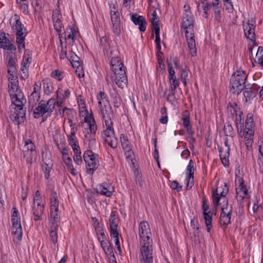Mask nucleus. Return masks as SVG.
Listing matches in <instances>:
<instances>
[{"mask_svg":"<svg viewBox=\"0 0 263 263\" xmlns=\"http://www.w3.org/2000/svg\"><path fill=\"white\" fill-rule=\"evenodd\" d=\"M139 261L140 263H153V239L149 223L140 222L139 224Z\"/></svg>","mask_w":263,"mask_h":263,"instance_id":"f257e3e1","label":"nucleus"},{"mask_svg":"<svg viewBox=\"0 0 263 263\" xmlns=\"http://www.w3.org/2000/svg\"><path fill=\"white\" fill-rule=\"evenodd\" d=\"M229 189L226 183L217 187L216 190H213L212 192V198L215 207L217 208L219 205L220 200L226 201V204L221 208L219 219L220 224L223 229H226L230 223L232 213V206L228 204V200L226 198Z\"/></svg>","mask_w":263,"mask_h":263,"instance_id":"f03ea898","label":"nucleus"},{"mask_svg":"<svg viewBox=\"0 0 263 263\" xmlns=\"http://www.w3.org/2000/svg\"><path fill=\"white\" fill-rule=\"evenodd\" d=\"M194 24L195 19L192 14L187 13L183 14L180 27L185 32L188 47L192 57L195 56L197 52L194 39Z\"/></svg>","mask_w":263,"mask_h":263,"instance_id":"7ed1b4c3","label":"nucleus"},{"mask_svg":"<svg viewBox=\"0 0 263 263\" xmlns=\"http://www.w3.org/2000/svg\"><path fill=\"white\" fill-rule=\"evenodd\" d=\"M10 98L12 102L11 108L14 109L13 114H12L13 110H11L10 118L12 120L16 121L17 124H20L24 121L25 117L26 110L23 107L26 100L25 99L23 92H19L17 94L16 97L15 95L11 96Z\"/></svg>","mask_w":263,"mask_h":263,"instance_id":"20e7f679","label":"nucleus"},{"mask_svg":"<svg viewBox=\"0 0 263 263\" xmlns=\"http://www.w3.org/2000/svg\"><path fill=\"white\" fill-rule=\"evenodd\" d=\"M13 31L16 34V41L19 50L25 48V38L27 34V30L20 21V16L16 14L12 15L9 22Z\"/></svg>","mask_w":263,"mask_h":263,"instance_id":"39448f33","label":"nucleus"},{"mask_svg":"<svg viewBox=\"0 0 263 263\" xmlns=\"http://www.w3.org/2000/svg\"><path fill=\"white\" fill-rule=\"evenodd\" d=\"M110 66L115 76L116 84L119 87L123 88L127 83V78L120 59L118 57L112 58L110 61Z\"/></svg>","mask_w":263,"mask_h":263,"instance_id":"423d86ee","label":"nucleus"},{"mask_svg":"<svg viewBox=\"0 0 263 263\" xmlns=\"http://www.w3.org/2000/svg\"><path fill=\"white\" fill-rule=\"evenodd\" d=\"M247 76L244 70H238L234 72L230 81V92L233 94L239 95L244 88Z\"/></svg>","mask_w":263,"mask_h":263,"instance_id":"0eeeda50","label":"nucleus"},{"mask_svg":"<svg viewBox=\"0 0 263 263\" xmlns=\"http://www.w3.org/2000/svg\"><path fill=\"white\" fill-rule=\"evenodd\" d=\"M112 117L103 119L104 125V129L102 133V137L104 141L109 146L115 148L118 146V139L115 136V130L113 127V122L111 120Z\"/></svg>","mask_w":263,"mask_h":263,"instance_id":"6e6552de","label":"nucleus"},{"mask_svg":"<svg viewBox=\"0 0 263 263\" xmlns=\"http://www.w3.org/2000/svg\"><path fill=\"white\" fill-rule=\"evenodd\" d=\"M109 5L112 30L115 35L119 36L121 31V25L118 5L114 0L111 1Z\"/></svg>","mask_w":263,"mask_h":263,"instance_id":"1a4fd4ad","label":"nucleus"},{"mask_svg":"<svg viewBox=\"0 0 263 263\" xmlns=\"http://www.w3.org/2000/svg\"><path fill=\"white\" fill-rule=\"evenodd\" d=\"M12 211L13 212L11 216V235L13 241L18 243L22 238V228L18 210L15 207H13Z\"/></svg>","mask_w":263,"mask_h":263,"instance_id":"9d476101","label":"nucleus"},{"mask_svg":"<svg viewBox=\"0 0 263 263\" xmlns=\"http://www.w3.org/2000/svg\"><path fill=\"white\" fill-rule=\"evenodd\" d=\"M55 105V100L54 98H51L48 101L42 100L34 110V117L39 118L46 113L48 115H50L54 109Z\"/></svg>","mask_w":263,"mask_h":263,"instance_id":"9b49d317","label":"nucleus"},{"mask_svg":"<svg viewBox=\"0 0 263 263\" xmlns=\"http://www.w3.org/2000/svg\"><path fill=\"white\" fill-rule=\"evenodd\" d=\"M83 158L86 163L87 173L92 175L99 166L98 155L91 150H86L84 153Z\"/></svg>","mask_w":263,"mask_h":263,"instance_id":"f8f14e48","label":"nucleus"},{"mask_svg":"<svg viewBox=\"0 0 263 263\" xmlns=\"http://www.w3.org/2000/svg\"><path fill=\"white\" fill-rule=\"evenodd\" d=\"M32 208L34 220L38 221L42 220L43 216L45 204L39 191H36L34 195Z\"/></svg>","mask_w":263,"mask_h":263,"instance_id":"ddd939ff","label":"nucleus"},{"mask_svg":"<svg viewBox=\"0 0 263 263\" xmlns=\"http://www.w3.org/2000/svg\"><path fill=\"white\" fill-rule=\"evenodd\" d=\"M228 110L230 111L232 114H235V123L237 128L238 134L241 135L242 129L243 127V118L242 117V112L240 111H238L239 108L236 103L234 105L230 104L228 106Z\"/></svg>","mask_w":263,"mask_h":263,"instance_id":"4468645a","label":"nucleus"},{"mask_svg":"<svg viewBox=\"0 0 263 263\" xmlns=\"http://www.w3.org/2000/svg\"><path fill=\"white\" fill-rule=\"evenodd\" d=\"M236 198L238 201H241L248 195V190L244 184L242 178L236 176L235 179Z\"/></svg>","mask_w":263,"mask_h":263,"instance_id":"2eb2a0df","label":"nucleus"},{"mask_svg":"<svg viewBox=\"0 0 263 263\" xmlns=\"http://www.w3.org/2000/svg\"><path fill=\"white\" fill-rule=\"evenodd\" d=\"M62 18L61 13L59 9H55L53 10L52 21L53 26L59 35V38L62 37L61 32L63 29V25L61 21Z\"/></svg>","mask_w":263,"mask_h":263,"instance_id":"dca6fc26","label":"nucleus"},{"mask_svg":"<svg viewBox=\"0 0 263 263\" xmlns=\"http://www.w3.org/2000/svg\"><path fill=\"white\" fill-rule=\"evenodd\" d=\"M221 162L226 167L229 165L230 146L227 138L224 140V147H218Z\"/></svg>","mask_w":263,"mask_h":263,"instance_id":"f3484780","label":"nucleus"},{"mask_svg":"<svg viewBox=\"0 0 263 263\" xmlns=\"http://www.w3.org/2000/svg\"><path fill=\"white\" fill-rule=\"evenodd\" d=\"M194 162L193 160L191 159L186 169V178L185 180V182L186 183V188L187 190L191 189L194 185Z\"/></svg>","mask_w":263,"mask_h":263,"instance_id":"a211bd4d","label":"nucleus"},{"mask_svg":"<svg viewBox=\"0 0 263 263\" xmlns=\"http://www.w3.org/2000/svg\"><path fill=\"white\" fill-rule=\"evenodd\" d=\"M131 21L135 25H138L139 29L141 32H144L146 29L147 22L144 16L137 13L130 14Z\"/></svg>","mask_w":263,"mask_h":263,"instance_id":"6ab92c4d","label":"nucleus"},{"mask_svg":"<svg viewBox=\"0 0 263 263\" xmlns=\"http://www.w3.org/2000/svg\"><path fill=\"white\" fill-rule=\"evenodd\" d=\"M254 134V128H249L245 127L243 131H242L241 136H244L245 145L248 149L252 148L253 142V137Z\"/></svg>","mask_w":263,"mask_h":263,"instance_id":"aec40b11","label":"nucleus"},{"mask_svg":"<svg viewBox=\"0 0 263 263\" xmlns=\"http://www.w3.org/2000/svg\"><path fill=\"white\" fill-rule=\"evenodd\" d=\"M209 205L206 203L205 201L203 200L202 209L203 211L204 220L206 227V231L209 233L212 228V217L211 211H209Z\"/></svg>","mask_w":263,"mask_h":263,"instance_id":"412c9836","label":"nucleus"},{"mask_svg":"<svg viewBox=\"0 0 263 263\" xmlns=\"http://www.w3.org/2000/svg\"><path fill=\"white\" fill-rule=\"evenodd\" d=\"M113 191L114 188L112 185L106 183L101 184L97 187V193L107 197H110Z\"/></svg>","mask_w":263,"mask_h":263,"instance_id":"4be33fe9","label":"nucleus"},{"mask_svg":"<svg viewBox=\"0 0 263 263\" xmlns=\"http://www.w3.org/2000/svg\"><path fill=\"white\" fill-rule=\"evenodd\" d=\"M181 120L184 127L186 129L187 133L191 135L194 134L192 130V125L191 124L190 113L187 110H185L182 115Z\"/></svg>","mask_w":263,"mask_h":263,"instance_id":"5701e85b","label":"nucleus"},{"mask_svg":"<svg viewBox=\"0 0 263 263\" xmlns=\"http://www.w3.org/2000/svg\"><path fill=\"white\" fill-rule=\"evenodd\" d=\"M77 131V128H72L70 129L69 134L67 135V141L69 144L71 146L72 149L80 148L77 138L76 136V133Z\"/></svg>","mask_w":263,"mask_h":263,"instance_id":"b1692460","label":"nucleus"},{"mask_svg":"<svg viewBox=\"0 0 263 263\" xmlns=\"http://www.w3.org/2000/svg\"><path fill=\"white\" fill-rule=\"evenodd\" d=\"M100 245L104 252L109 258L110 260H113L116 259L112 245L108 240L100 243Z\"/></svg>","mask_w":263,"mask_h":263,"instance_id":"393cba45","label":"nucleus"},{"mask_svg":"<svg viewBox=\"0 0 263 263\" xmlns=\"http://www.w3.org/2000/svg\"><path fill=\"white\" fill-rule=\"evenodd\" d=\"M60 219L59 210H50L49 226H52L54 229L55 227H59Z\"/></svg>","mask_w":263,"mask_h":263,"instance_id":"a878e982","label":"nucleus"},{"mask_svg":"<svg viewBox=\"0 0 263 263\" xmlns=\"http://www.w3.org/2000/svg\"><path fill=\"white\" fill-rule=\"evenodd\" d=\"M99 107L103 119L114 117V112L109 102L107 104H103Z\"/></svg>","mask_w":263,"mask_h":263,"instance_id":"bb28decb","label":"nucleus"},{"mask_svg":"<svg viewBox=\"0 0 263 263\" xmlns=\"http://www.w3.org/2000/svg\"><path fill=\"white\" fill-rule=\"evenodd\" d=\"M110 228H109V233H111V234L114 235L116 234V232H118V219L116 217V212H112L110 218Z\"/></svg>","mask_w":263,"mask_h":263,"instance_id":"cd10ccee","label":"nucleus"},{"mask_svg":"<svg viewBox=\"0 0 263 263\" xmlns=\"http://www.w3.org/2000/svg\"><path fill=\"white\" fill-rule=\"evenodd\" d=\"M85 122L87 123L90 133L89 135H95L97 129L95 120L91 115L85 117Z\"/></svg>","mask_w":263,"mask_h":263,"instance_id":"c85d7f7f","label":"nucleus"},{"mask_svg":"<svg viewBox=\"0 0 263 263\" xmlns=\"http://www.w3.org/2000/svg\"><path fill=\"white\" fill-rule=\"evenodd\" d=\"M0 47L10 50L14 49V46L6 37L5 33L4 32H0Z\"/></svg>","mask_w":263,"mask_h":263,"instance_id":"c756f323","label":"nucleus"},{"mask_svg":"<svg viewBox=\"0 0 263 263\" xmlns=\"http://www.w3.org/2000/svg\"><path fill=\"white\" fill-rule=\"evenodd\" d=\"M53 141L57 147L65 144L64 135L60 133L59 129H56L53 135Z\"/></svg>","mask_w":263,"mask_h":263,"instance_id":"7c9ffc66","label":"nucleus"},{"mask_svg":"<svg viewBox=\"0 0 263 263\" xmlns=\"http://www.w3.org/2000/svg\"><path fill=\"white\" fill-rule=\"evenodd\" d=\"M59 200L58 194L55 192H52L50 197V209L59 210Z\"/></svg>","mask_w":263,"mask_h":263,"instance_id":"2f4dec72","label":"nucleus"},{"mask_svg":"<svg viewBox=\"0 0 263 263\" xmlns=\"http://www.w3.org/2000/svg\"><path fill=\"white\" fill-rule=\"evenodd\" d=\"M259 147V155L258 163L260 169L263 171V138H259L258 141Z\"/></svg>","mask_w":263,"mask_h":263,"instance_id":"473e14b6","label":"nucleus"},{"mask_svg":"<svg viewBox=\"0 0 263 263\" xmlns=\"http://www.w3.org/2000/svg\"><path fill=\"white\" fill-rule=\"evenodd\" d=\"M190 72V70L187 68V67H185L184 68H182L180 71V79L183 82L184 86L187 85V82L189 81V73Z\"/></svg>","mask_w":263,"mask_h":263,"instance_id":"72a5a7b5","label":"nucleus"},{"mask_svg":"<svg viewBox=\"0 0 263 263\" xmlns=\"http://www.w3.org/2000/svg\"><path fill=\"white\" fill-rule=\"evenodd\" d=\"M43 89L45 94L49 95L54 91L53 84L48 79L44 80L43 81Z\"/></svg>","mask_w":263,"mask_h":263,"instance_id":"f704fd0d","label":"nucleus"},{"mask_svg":"<svg viewBox=\"0 0 263 263\" xmlns=\"http://www.w3.org/2000/svg\"><path fill=\"white\" fill-rule=\"evenodd\" d=\"M77 32L73 28L68 27L66 28V31L64 32L65 39L66 40H71L72 42H74V37Z\"/></svg>","mask_w":263,"mask_h":263,"instance_id":"c9c22d12","label":"nucleus"},{"mask_svg":"<svg viewBox=\"0 0 263 263\" xmlns=\"http://www.w3.org/2000/svg\"><path fill=\"white\" fill-rule=\"evenodd\" d=\"M84 142L88 143L90 148L95 147L96 145V140L95 138V135H89V133L86 134L85 135Z\"/></svg>","mask_w":263,"mask_h":263,"instance_id":"e433bc0d","label":"nucleus"},{"mask_svg":"<svg viewBox=\"0 0 263 263\" xmlns=\"http://www.w3.org/2000/svg\"><path fill=\"white\" fill-rule=\"evenodd\" d=\"M41 98V95L31 92L28 97V103L32 107L35 105L40 101Z\"/></svg>","mask_w":263,"mask_h":263,"instance_id":"4c0bfd02","label":"nucleus"},{"mask_svg":"<svg viewBox=\"0 0 263 263\" xmlns=\"http://www.w3.org/2000/svg\"><path fill=\"white\" fill-rule=\"evenodd\" d=\"M17 60L16 58L12 57V56L10 57L8 59L7 68H8V72H14V71L16 70V63Z\"/></svg>","mask_w":263,"mask_h":263,"instance_id":"58836bf2","label":"nucleus"},{"mask_svg":"<svg viewBox=\"0 0 263 263\" xmlns=\"http://www.w3.org/2000/svg\"><path fill=\"white\" fill-rule=\"evenodd\" d=\"M35 155L36 152L23 151V157L28 163H32Z\"/></svg>","mask_w":263,"mask_h":263,"instance_id":"ea45409f","label":"nucleus"},{"mask_svg":"<svg viewBox=\"0 0 263 263\" xmlns=\"http://www.w3.org/2000/svg\"><path fill=\"white\" fill-rule=\"evenodd\" d=\"M211 7V5H208L206 2H202L200 3H198L197 6V10L198 11H201V10H203L204 15L203 16L205 17H208V10Z\"/></svg>","mask_w":263,"mask_h":263,"instance_id":"a19ab883","label":"nucleus"},{"mask_svg":"<svg viewBox=\"0 0 263 263\" xmlns=\"http://www.w3.org/2000/svg\"><path fill=\"white\" fill-rule=\"evenodd\" d=\"M97 98L99 106H101V105H103V104H108V102H109L106 95L103 91H100L97 95Z\"/></svg>","mask_w":263,"mask_h":263,"instance_id":"79ce46f5","label":"nucleus"},{"mask_svg":"<svg viewBox=\"0 0 263 263\" xmlns=\"http://www.w3.org/2000/svg\"><path fill=\"white\" fill-rule=\"evenodd\" d=\"M223 132L226 136L233 137L235 135L234 129L229 123H226L223 127Z\"/></svg>","mask_w":263,"mask_h":263,"instance_id":"37998d69","label":"nucleus"},{"mask_svg":"<svg viewBox=\"0 0 263 263\" xmlns=\"http://www.w3.org/2000/svg\"><path fill=\"white\" fill-rule=\"evenodd\" d=\"M74 152L73 160L75 163L79 165H81L82 162V159L81 157V152L80 148L72 149Z\"/></svg>","mask_w":263,"mask_h":263,"instance_id":"c03bdc74","label":"nucleus"},{"mask_svg":"<svg viewBox=\"0 0 263 263\" xmlns=\"http://www.w3.org/2000/svg\"><path fill=\"white\" fill-rule=\"evenodd\" d=\"M255 123L253 121V115L252 113L248 114L245 122V127L254 128Z\"/></svg>","mask_w":263,"mask_h":263,"instance_id":"a18cd8bd","label":"nucleus"},{"mask_svg":"<svg viewBox=\"0 0 263 263\" xmlns=\"http://www.w3.org/2000/svg\"><path fill=\"white\" fill-rule=\"evenodd\" d=\"M63 162L66 165L68 171L73 176H77L78 172L73 166L72 160L71 159L68 161H65Z\"/></svg>","mask_w":263,"mask_h":263,"instance_id":"49530a36","label":"nucleus"},{"mask_svg":"<svg viewBox=\"0 0 263 263\" xmlns=\"http://www.w3.org/2000/svg\"><path fill=\"white\" fill-rule=\"evenodd\" d=\"M8 92L10 97L14 95H15L16 97L17 93L22 92L18 88V84L8 85Z\"/></svg>","mask_w":263,"mask_h":263,"instance_id":"de8ad7c7","label":"nucleus"},{"mask_svg":"<svg viewBox=\"0 0 263 263\" xmlns=\"http://www.w3.org/2000/svg\"><path fill=\"white\" fill-rule=\"evenodd\" d=\"M59 227L52 228V226H49V233L51 241L53 243H57L58 241L57 230Z\"/></svg>","mask_w":263,"mask_h":263,"instance_id":"09e8293b","label":"nucleus"},{"mask_svg":"<svg viewBox=\"0 0 263 263\" xmlns=\"http://www.w3.org/2000/svg\"><path fill=\"white\" fill-rule=\"evenodd\" d=\"M23 151L36 152L35 145L31 140L26 139L25 141V145L23 147Z\"/></svg>","mask_w":263,"mask_h":263,"instance_id":"8fccbe9b","label":"nucleus"},{"mask_svg":"<svg viewBox=\"0 0 263 263\" xmlns=\"http://www.w3.org/2000/svg\"><path fill=\"white\" fill-rule=\"evenodd\" d=\"M31 62V57L29 54H25L23 56V59L22 62L21 68H27L29 67V66Z\"/></svg>","mask_w":263,"mask_h":263,"instance_id":"3c124183","label":"nucleus"},{"mask_svg":"<svg viewBox=\"0 0 263 263\" xmlns=\"http://www.w3.org/2000/svg\"><path fill=\"white\" fill-rule=\"evenodd\" d=\"M253 28H255V22L253 20H249L246 22H243V28L245 34L248 32L249 30H251Z\"/></svg>","mask_w":263,"mask_h":263,"instance_id":"603ef678","label":"nucleus"},{"mask_svg":"<svg viewBox=\"0 0 263 263\" xmlns=\"http://www.w3.org/2000/svg\"><path fill=\"white\" fill-rule=\"evenodd\" d=\"M62 90L60 88H58L56 91L57 94V103L59 106H61L65 101V97L62 95Z\"/></svg>","mask_w":263,"mask_h":263,"instance_id":"864d4df0","label":"nucleus"},{"mask_svg":"<svg viewBox=\"0 0 263 263\" xmlns=\"http://www.w3.org/2000/svg\"><path fill=\"white\" fill-rule=\"evenodd\" d=\"M60 42H61V49L59 53L60 58L61 60H64L65 59H69V53H67V46H65V47L62 46V42L61 37L60 38Z\"/></svg>","mask_w":263,"mask_h":263,"instance_id":"5fc2aeb1","label":"nucleus"},{"mask_svg":"<svg viewBox=\"0 0 263 263\" xmlns=\"http://www.w3.org/2000/svg\"><path fill=\"white\" fill-rule=\"evenodd\" d=\"M50 76L58 81H62L64 78L63 72L58 69L53 70L51 72Z\"/></svg>","mask_w":263,"mask_h":263,"instance_id":"6e6d98bb","label":"nucleus"},{"mask_svg":"<svg viewBox=\"0 0 263 263\" xmlns=\"http://www.w3.org/2000/svg\"><path fill=\"white\" fill-rule=\"evenodd\" d=\"M171 93L167 95V100L172 104H174L177 102L178 100V99L176 98L175 96L176 89H173V88H171Z\"/></svg>","mask_w":263,"mask_h":263,"instance_id":"4d7b16f0","label":"nucleus"},{"mask_svg":"<svg viewBox=\"0 0 263 263\" xmlns=\"http://www.w3.org/2000/svg\"><path fill=\"white\" fill-rule=\"evenodd\" d=\"M71 64L74 68H78V69L80 70V73H78V77L79 78L83 77L84 76V73L82 67L81 66L80 61L71 62Z\"/></svg>","mask_w":263,"mask_h":263,"instance_id":"13d9d810","label":"nucleus"},{"mask_svg":"<svg viewBox=\"0 0 263 263\" xmlns=\"http://www.w3.org/2000/svg\"><path fill=\"white\" fill-rule=\"evenodd\" d=\"M120 141L123 149L130 147L128 144L129 142L127 138L124 134L120 135Z\"/></svg>","mask_w":263,"mask_h":263,"instance_id":"bf43d9fd","label":"nucleus"},{"mask_svg":"<svg viewBox=\"0 0 263 263\" xmlns=\"http://www.w3.org/2000/svg\"><path fill=\"white\" fill-rule=\"evenodd\" d=\"M110 233V236L111 238L115 239V245L117 247V249H118V251L119 252V253H121V246H120V243L119 241V234L118 231L116 232V234L114 235H111V233Z\"/></svg>","mask_w":263,"mask_h":263,"instance_id":"052dcab7","label":"nucleus"},{"mask_svg":"<svg viewBox=\"0 0 263 263\" xmlns=\"http://www.w3.org/2000/svg\"><path fill=\"white\" fill-rule=\"evenodd\" d=\"M51 169V166L47 163L42 165V170L44 172L45 179H48L49 178Z\"/></svg>","mask_w":263,"mask_h":263,"instance_id":"680f3d73","label":"nucleus"},{"mask_svg":"<svg viewBox=\"0 0 263 263\" xmlns=\"http://www.w3.org/2000/svg\"><path fill=\"white\" fill-rule=\"evenodd\" d=\"M245 36L252 42L255 40V28H253L248 32L245 34Z\"/></svg>","mask_w":263,"mask_h":263,"instance_id":"e2e57ef3","label":"nucleus"},{"mask_svg":"<svg viewBox=\"0 0 263 263\" xmlns=\"http://www.w3.org/2000/svg\"><path fill=\"white\" fill-rule=\"evenodd\" d=\"M156 35L155 43L156 44V48L158 50H161L160 45V30L154 31Z\"/></svg>","mask_w":263,"mask_h":263,"instance_id":"0e129e2a","label":"nucleus"},{"mask_svg":"<svg viewBox=\"0 0 263 263\" xmlns=\"http://www.w3.org/2000/svg\"><path fill=\"white\" fill-rule=\"evenodd\" d=\"M124 150L125 151V155L127 160L132 161L133 158L134 157V153L131 149L130 147L125 149Z\"/></svg>","mask_w":263,"mask_h":263,"instance_id":"69168bd1","label":"nucleus"},{"mask_svg":"<svg viewBox=\"0 0 263 263\" xmlns=\"http://www.w3.org/2000/svg\"><path fill=\"white\" fill-rule=\"evenodd\" d=\"M41 82L40 81L35 82L33 85V90L32 92L41 95Z\"/></svg>","mask_w":263,"mask_h":263,"instance_id":"338daca9","label":"nucleus"},{"mask_svg":"<svg viewBox=\"0 0 263 263\" xmlns=\"http://www.w3.org/2000/svg\"><path fill=\"white\" fill-rule=\"evenodd\" d=\"M254 92L252 90L245 88L243 91V95L246 99H250L251 98L253 97L254 96Z\"/></svg>","mask_w":263,"mask_h":263,"instance_id":"774afa93","label":"nucleus"}]
</instances>
